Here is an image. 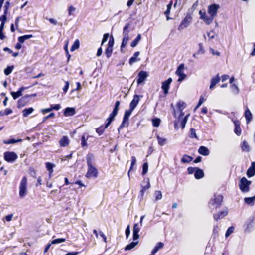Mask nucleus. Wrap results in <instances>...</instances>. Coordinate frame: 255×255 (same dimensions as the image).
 <instances>
[{
    "instance_id": "obj_1",
    "label": "nucleus",
    "mask_w": 255,
    "mask_h": 255,
    "mask_svg": "<svg viewBox=\"0 0 255 255\" xmlns=\"http://www.w3.org/2000/svg\"><path fill=\"white\" fill-rule=\"evenodd\" d=\"M223 201V196L221 194H215L209 201L208 206L210 208L217 209L221 207Z\"/></svg>"
},
{
    "instance_id": "obj_2",
    "label": "nucleus",
    "mask_w": 255,
    "mask_h": 255,
    "mask_svg": "<svg viewBox=\"0 0 255 255\" xmlns=\"http://www.w3.org/2000/svg\"><path fill=\"white\" fill-rule=\"evenodd\" d=\"M88 170L86 174V177L88 178L91 177L97 178L98 177V170L94 167L91 160H87Z\"/></svg>"
},
{
    "instance_id": "obj_3",
    "label": "nucleus",
    "mask_w": 255,
    "mask_h": 255,
    "mask_svg": "<svg viewBox=\"0 0 255 255\" xmlns=\"http://www.w3.org/2000/svg\"><path fill=\"white\" fill-rule=\"evenodd\" d=\"M251 184V181L248 180L246 177H243L239 182V187L242 192L246 193L249 191Z\"/></svg>"
},
{
    "instance_id": "obj_4",
    "label": "nucleus",
    "mask_w": 255,
    "mask_h": 255,
    "mask_svg": "<svg viewBox=\"0 0 255 255\" xmlns=\"http://www.w3.org/2000/svg\"><path fill=\"white\" fill-rule=\"evenodd\" d=\"M27 179L26 176H23L20 181L19 185V195L21 198H23L27 194Z\"/></svg>"
},
{
    "instance_id": "obj_5",
    "label": "nucleus",
    "mask_w": 255,
    "mask_h": 255,
    "mask_svg": "<svg viewBox=\"0 0 255 255\" xmlns=\"http://www.w3.org/2000/svg\"><path fill=\"white\" fill-rule=\"evenodd\" d=\"M177 110L173 108V116L175 118L178 117V111L180 113V116H183L184 115L183 110L186 108V104L182 101H179L176 104Z\"/></svg>"
},
{
    "instance_id": "obj_6",
    "label": "nucleus",
    "mask_w": 255,
    "mask_h": 255,
    "mask_svg": "<svg viewBox=\"0 0 255 255\" xmlns=\"http://www.w3.org/2000/svg\"><path fill=\"white\" fill-rule=\"evenodd\" d=\"M200 15V18L202 20L204 23L207 25H210L213 21L214 18L212 17L210 15H207L205 11L200 10L199 12Z\"/></svg>"
},
{
    "instance_id": "obj_7",
    "label": "nucleus",
    "mask_w": 255,
    "mask_h": 255,
    "mask_svg": "<svg viewBox=\"0 0 255 255\" xmlns=\"http://www.w3.org/2000/svg\"><path fill=\"white\" fill-rule=\"evenodd\" d=\"M220 6L217 4H212L208 6L207 13L212 17L214 18L217 15L218 11L220 9Z\"/></svg>"
},
{
    "instance_id": "obj_8",
    "label": "nucleus",
    "mask_w": 255,
    "mask_h": 255,
    "mask_svg": "<svg viewBox=\"0 0 255 255\" xmlns=\"http://www.w3.org/2000/svg\"><path fill=\"white\" fill-rule=\"evenodd\" d=\"M184 65L181 64L177 68L175 74L179 77L178 82H181L184 80L186 77V75L184 73Z\"/></svg>"
},
{
    "instance_id": "obj_9",
    "label": "nucleus",
    "mask_w": 255,
    "mask_h": 255,
    "mask_svg": "<svg viewBox=\"0 0 255 255\" xmlns=\"http://www.w3.org/2000/svg\"><path fill=\"white\" fill-rule=\"evenodd\" d=\"M191 17L190 15H187L185 18L182 21L178 27V30L181 31L187 28L191 23Z\"/></svg>"
},
{
    "instance_id": "obj_10",
    "label": "nucleus",
    "mask_w": 255,
    "mask_h": 255,
    "mask_svg": "<svg viewBox=\"0 0 255 255\" xmlns=\"http://www.w3.org/2000/svg\"><path fill=\"white\" fill-rule=\"evenodd\" d=\"M132 111L133 110H131V109H129V110H127L125 111L123 122L121 125L119 127L118 130H120V129H122L124 127H125L126 124H128V118L130 115L131 114Z\"/></svg>"
},
{
    "instance_id": "obj_11",
    "label": "nucleus",
    "mask_w": 255,
    "mask_h": 255,
    "mask_svg": "<svg viewBox=\"0 0 255 255\" xmlns=\"http://www.w3.org/2000/svg\"><path fill=\"white\" fill-rule=\"evenodd\" d=\"M189 116H190V114H188L187 115H186L184 117L182 118L183 116H180V115H179L178 117V121L175 122V128L176 129L177 128V124L179 123L180 126L182 127V128L183 129L185 127V125L187 123V121L188 120V117H189Z\"/></svg>"
},
{
    "instance_id": "obj_12",
    "label": "nucleus",
    "mask_w": 255,
    "mask_h": 255,
    "mask_svg": "<svg viewBox=\"0 0 255 255\" xmlns=\"http://www.w3.org/2000/svg\"><path fill=\"white\" fill-rule=\"evenodd\" d=\"M228 211L226 208L223 211H220L218 213L213 214V218L216 221L224 218L228 215Z\"/></svg>"
},
{
    "instance_id": "obj_13",
    "label": "nucleus",
    "mask_w": 255,
    "mask_h": 255,
    "mask_svg": "<svg viewBox=\"0 0 255 255\" xmlns=\"http://www.w3.org/2000/svg\"><path fill=\"white\" fill-rule=\"evenodd\" d=\"M172 82V79L171 78H169L167 80L162 82L161 88L163 90L164 93L165 94H167L168 93L170 85Z\"/></svg>"
},
{
    "instance_id": "obj_14",
    "label": "nucleus",
    "mask_w": 255,
    "mask_h": 255,
    "mask_svg": "<svg viewBox=\"0 0 255 255\" xmlns=\"http://www.w3.org/2000/svg\"><path fill=\"white\" fill-rule=\"evenodd\" d=\"M142 97V95L139 96L138 95H135L133 96V98L130 103V109L131 110H133L138 104L140 98Z\"/></svg>"
},
{
    "instance_id": "obj_15",
    "label": "nucleus",
    "mask_w": 255,
    "mask_h": 255,
    "mask_svg": "<svg viewBox=\"0 0 255 255\" xmlns=\"http://www.w3.org/2000/svg\"><path fill=\"white\" fill-rule=\"evenodd\" d=\"M148 76V73L144 71H141L138 74V79L137 82L138 85H139L143 83L146 79Z\"/></svg>"
},
{
    "instance_id": "obj_16",
    "label": "nucleus",
    "mask_w": 255,
    "mask_h": 255,
    "mask_svg": "<svg viewBox=\"0 0 255 255\" xmlns=\"http://www.w3.org/2000/svg\"><path fill=\"white\" fill-rule=\"evenodd\" d=\"M143 183H146L145 185H141L142 189L140 191V195L141 197H143L144 194V192L150 188V184L149 180V179H147L146 180H144L143 181Z\"/></svg>"
},
{
    "instance_id": "obj_17",
    "label": "nucleus",
    "mask_w": 255,
    "mask_h": 255,
    "mask_svg": "<svg viewBox=\"0 0 255 255\" xmlns=\"http://www.w3.org/2000/svg\"><path fill=\"white\" fill-rule=\"evenodd\" d=\"M255 174V162L251 163V166L247 171V175L248 177H252Z\"/></svg>"
},
{
    "instance_id": "obj_18",
    "label": "nucleus",
    "mask_w": 255,
    "mask_h": 255,
    "mask_svg": "<svg viewBox=\"0 0 255 255\" xmlns=\"http://www.w3.org/2000/svg\"><path fill=\"white\" fill-rule=\"evenodd\" d=\"M18 156L13 152H6L4 153V159H16Z\"/></svg>"
},
{
    "instance_id": "obj_19",
    "label": "nucleus",
    "mask_w": 255,
    "mask_h": 255,
    "mask_svg": "<svg viewBox=\"0 0 255 255\" xmlns=\"http://www.w3.org/2000/svg\"><path fill=\"white\" fill-rule=\"evenodd\" d=\"M204 176V173L203 171L199 168H197L194 173V177L196 179H200L202 178Z\"/></svg>"
},
{
    "instance_id": "obj_20",
    "label": "nucleus",
    "mask_w": 255,
    "mask_h": 255,
    "mask_svg": "<svg viewBox=\"0 0 255 255\" xmlns=\"http://www.w3.org/2000/svg\"><path fill=\"white\" fill-rule=\"evenodd\" d=\"M26 89V87H22L19 88V89L18 91H17L16 92H11V95L12 96L13 99H16L17 98H18V97L21 96L22 95V91Z\"/></svg>"
},
{
    "instance_id": "obj_21",
    "label": "nucleus",
    "mask_w": 255,
    "mask_h": 255,
    "mask_svg": "<svg viewBox=\"0 0 255 255\" xmlns=\"http://www.w3.org/2000/svg\"><path fill=\"white\" fill-rule=\"evenodd\" d=\"M75 114V109L74 108L67 107L65 109L64 115L65 116H73Z\"/></svg>"
},
{
    "instance_id": "obj_22",
    "label": "nucleus",
    "mask_w": 255,
    "mask_h": 255,
    "mask_svg": "<svg viewBox=\"0 0 255 255\" xmlns=\"http://www.w3.org/2000/svg\"><path fill=\"white\" fill-rule=\"evenodd\" d=\"M129 24H127L125 25L123 28V38L125 39H126L127 40H128L130 38L129 37L128 33L129 31L128 30V29L129 28Z\"/></svg>"
},
{
    "instance_id": "obj_23",
    "label": "nucleus",
    "mask_w": 255,
    "mask_h": 255,
    "mask_svg": "<svg viewBox=\"0 0 255 255\" xmlns=\"http://www.w3.org/2000/svg\"><path fill=\"white\" fill-rule=\"evenodd\" d=\"M139 52H136L134 53L133 56H132L129 60L130 65H132L133 63L140 60L139 58H137V57L139 55Z\"/></svg>"
},
{
    "instance_id": "obj_24",
    "label": "nucleus",
    "mask_w": 255,
    "mask_h": 255,
    "mask_svg": "<svg viewBox=\"0 0 255 255\" xmlns=\"http://www.w3.org/2000/svg\"><path fill=\"white\" fill-rule=\"evenodd\" d=\"M220 81V77L219 74H217L215 77L211 79L210 89H213L214 86Z\"/></svg>"
},
{
    "instance_id": "obj_25",
    "label": "nucleus",
    "mask_w": 255,
    "mask_h": 255,
    "mask_svg": "<svg viewBox=\"0 0 255 255\" xmlns=\"http://www.w3.org/2000/svg\"><path fill=\"white\" fill-rule=\"evenodd\" d=\"M45 165L46 168L49 172V177H51V174L53 172V168L55 166V165L50 162H46Z\"/></svg>"
},
{
    "instance_id": "obj_26",
    "label": "nucleus",
    "mask_w": 255,
    "mask_h": 255,
    "mask_svg": "<svg viewBox=\"0 0 255 255\" xmlns=\"http://www.w3.org/2000/svg\"><path fill=\"white\" fill-rule=\"evenodd\" d=\"M244 115L246 119L247 123L248 124L252 119V115L248 108H246Z\"/></svg>"
},
{
    "instance_id": "obj_27",
    "label": "nucleus",
    "mask_w": 255,
    "mask_h": 255,
    "mask_svg": "<svg viewBox=\"0 0 255 255\" xmlns=\"http://www.w3.org/2000/svg\"><path fill=\"white\" fill-rule=\"evenodd\" d=\"M199 153L203 155L207 156L210 153L208 149L205 146H201L198 149Z\"/></svg>"
},
{
    "instance_id": "obj_28",
    "label": "nucleus",
    "mask_w": 255,
    "mask_h": 255,
    "mask_svg": "<svg viewBox=\"0 0 255 255\" xmlns=\"http://www.w3.org/2000/svg\"><path fill=\"white\" fill-rule=\"evenodd\" d=\"M235 129L234 132L237 135H240L241 133V129L240 127L239 121H235Z\"/></svg>"
},
{
    "instance_id": "obj_29",
    "label": "nucleus",
    "mask_w": 255,
    "mask_h": 255,
    "mask_svg": "<svg viewBox=\"0 0 255 255\" xmlns=\"http://www.w3.org/2000/svg\"><path fill=\"white\" fill-rule=\"evenodd\" d=\"M69 140L67 136H63L59 141V144L61 146H66L68 145Z\"/></svg>"
},
{
    "instance_id": "obj_30",
    "label": "nucleus",
    "mask_w": 255,
    "mask_h": 255,
    "mask_svg": "<svg viewBox=\"0 0 255 255\" xmlns=\"http://www.w3.org/2000/svg\"><path fill=\"white\" fill-rule=\"evenodd\" d=\"M164 244L162 242H158L151 251V253L154 255L159 249L162 248Z\"/></svg>"
},
{
    "instance_id": "obj_31",
    "label": "nucleus",
    "mask_w": 255,
    "mask_h": 255,
    "mask_svg": "<svg viewBox=\"0 0 255 255\" xmlns=\"http://www.w3.org/2000/svg\"><path fill=\"white\" fill-rule=\"evenodd\" d=\"M157 139L158 144L160 146H163L167 143V139L164 137H162L159 135H157Z\"/></svg>"
},
{
    "instance_id": "obj_32",
    "label": "nucleus",
    "mask_w": 255,
    "mask_h": 255,
    "mask_svg": "<svg viewBox=\"0 0 255 255\" xmlns=\"http://www.w3.org/2000/svg\"><path fill=\"white\" fill-rule=\"evenodd\" d=\"M32 37H33L32 35H25L24 36L18 37V40L19 43H23L24 42L25 40L29 39Z\"/></svg>"
},
{
    "instance_id": "obj_33",
    "label": "nucleus",
    "mask_w": 255,
    "mask_h": 255,
    "mask_svg": "<svg viewBox=\"0 0 255 255\" xmlns=\"http://www.w3.org/2000/svg\"><path fill=\"white\" fill-rule=\"evenodd\" d=\"M34 111V109L33 108H26L24 109L22 111V114L23 116L24 117H27L28 115H29L30 114H31Z\"/></svg>"
},
{
    "instance_id": "obj_34",
    "label": "nucleus",
    "mask_w": 255,
    "mask_h": 255,
    "mask_svg": "<svg viewBox=\"0 0 255 255\" xmlns=\"http://www.w3.org/2000/svg\"><path fill=\"white\" fill-rule=\"evenodd\" d=\"M138 241L132 242L131 243L127 245L125 247V251L130 250L134 248L138 244Z\"/></svg>"
},
{
    "instance_id": "obj_35",
    "label": "nucleus",
    "mask_w": 255,
    "mask_h": 255,
    "mask_svg": "<svg viewBox=\"0 0 255 255\" xmlns=\"http://www.w3.org/2000/svg\"><path fill=\"white\" fill-rule=\"evenodd\" d=\"M141 35L140 34H138L136 38L131 42V47H135V46H136L139 41L141 40Z\"/></svg>"
},
{
    "instance_id": "obj_36",
    "label": "nucleus",
    "mask_w": 255,
    "mask_h": 255,
    "mask_svg": "<svg viewBox=\"0 0 255 255\" xmlns=\"http://www.w3.org/2000/svg\"><path fill=\"white\" fill-rule=\"evenodd\" d=\"M246 203L248 204H254L255 200V195L251 197H246L244 198Z\"/></svg>"
},
{
    "instance_id": "obj_37",
    "label": "nucleus",
    "mask_w": 255,
    "mask_h": 255,
    "mask_svg": "<svg viewBox=\"0 0 255 255\" xmlns=\"http://www.w3.org/2000/svg\"><path fill=\"white\" fill-rule=\"evenodd\" d=\"M120 104V101H117L116 102L114 109L112 112V114L115 116H116L117 115L118 111L119 110V107Z\"/></svg>"
},
{
    "instance_id": "obj_38",
    "label": "nucleus",
    "mask_w": 255,
    "mask_h": 255,
    "mask_svg": "<svg viewBox=\"0 0 255 255\" xmlns=\"http://www.w3.org/2000/svg\"><path fill=\"white\" fill-rule=\"evenodd\" d=\"M115 117V116H114L112 113L110 114L109 118L107 120V123L106 124L105 126V128H107L111 123V122L113 121V120L114 119V118Z\"/></svg>"
},
{
    "instance_id": "obj_39",
    "label": "nucleus",
    "mask_w": 255,
    "mask_h": 255,
    "mask_svg": "<svg viewBox=\"0 0 255 255\" xmlns=\"http://www.w3.org/2000/svg\"><path fill=\"white\" fill-rule=\"evenodd\" d=\"M79 45H80L79 41V40L77 39L75 41L73 44L72 45V46L71 48V49H70L71 51H74L75 50L78 49L79 47Z\"/></svg>"
},
{
    "instance_id": "obj_40",
    "label": "nucleus",
    "mask_w": 255,
    "mask_h": 255,
    "mask_svg": "<svg viewBox=\"0 0 255 255\" xmlns=\"http://www.w3.org/2000/svg\"><path fill=\"white\" fill-rule=\"evenodd\" d=\"M76 9L72 5H70L68 7V13L69 16L73 15L75 12Z\"/></svg>"
},
{
    "instance_id": "obj_41",
    "label": "nucleus",
    "mask_w": 255,
    "mask_h": 255,
    "mask_svg": "<svg viewBox=\"0 0 255 255\" xmlns=\"http://www.w3.org/2000/svg\"><path fill=\"white\" fill-rule=\"evenodd\" d=\"M242 149L243 151H248L250 150V147L247 141H244L242 144Z\"/></svg>"
},
{
    "instance_id": "obj_42",
    "label": "nucleus",
    "mask_w": 255,
    "mask_h": 255,
    "mask_svg": "<svg viewBox=\"0 0 255 255\" xmlns=\"http://www.w3.org/2000/svg\"><path fill=\"white\" fill-rule=\"evenodd\" d=\"M13 69V66H8L6 69H4V73L6 75H8L12 72Z\"/></svg>"
},
{
    "instance_id": "obj_43",
    "label": "nucleus",
    "mask_w": 255,
    "mask_h": 255,
    "mask_svg": "<svg viewBox=\"0 0 255 255\" xmlns=\"http://www.w3.org/2000/svg\"><path fill=\"white\" fill-rule=\"evenodd\" d=\"M148 165L147 162L144 163L142 165V174L144 175L148 171Z\"/></svg>"
},
{
    "instance_id": "obj_44",
    "label": "nucleus",
    "mask_w": 255,
    "mask_h": 255,
    "mask_svg": "<svg viewBox=\"0 0 255 255\" xmlns=\"http://www.w3.org/2000/svg\"><path fill=\"white\" fill-rule=\"evenodd\" d=\"M154 195L156 201L161 199L162 197V193L160 191H155Z\"/></svg>"
},
{
    "instance_id": "obj_45",
    "label": "nucleus",
    "mask_w": 255,
    "mask_h": 255,
    "mask_svg": "<svg viewBox=\"0 0 255 255\" xmlns=\"http://www.w3.org/2000/svg\"><path fill=\"white\" fill-rule=\"evenodd\" d=\"M234 227L233 226H231L229 227L225 233V237H228L234 231Z\"/></svg>"
},
{
    "instance_id": "obj_46",
    "label": "nucleus",
    "mask_w": 255,
    "mask_h": 255,
    "mask_svg": "<svg viewBox=\"0 0 255 255\" xmlns=\"http://www.w3.org/2000/svg\"><path fill=\"white\" fill-rule=\"evenodd\" d=\"M66 241L65 238H58L53 240L51 241V244H56L64 242Z\"/></svg>"
},
{
    "instance_id": "obj_47",
    "label": "nucleus",
    "mask_w": 255,
    "mask_h": 255,
    "mask_svg": "<svg viewBox=\"0 0 255 255\" xmlns=\"http://www.w3.org/2000/svg\"><path fill=\"white\" fill-rule=\"evenodd\" d=\"M231 88L233 91V92L235 94H237L239 92V88L238 87V86L235 84H232L231 86Z\"/></svg>"
},
{
    "instance_id": "obj_48",
    "label": "nucleus",
    "mask_w": 255,
    "mask_h": 255,
    "mask_svg": "<svg viewBox=\"0 0 255 255\" xmlns=\"http://www.w3.org/2000/svg\"><path fill=\"white\" fill-rule=\"evenodd\" d=\"M29 173L31 176L34 178H36V172L33 168L30 167L29 168Z\"/></svg>"
},
{
    "instance_id": "obj_49",
    "label": "nucleus",
    "mask_w": 255,
    "mask_h": 255,
    "mask_svg": "<svg viewBox=\"0 0 255 255\" xmlns=\"http://www.w3.org/2000/svg\"><path fill=\"white\" fill-rule=\"evenodd\" d=\"M160 123V120L158 118H155L152 120V124L154 127H158Z\"/></svg>"
},
{
    "instance_id": "obj_50",
    "label": "nucleus",
    "mask_w": 255,
    "mask_h": 255,
    "mask_svg": "<svg viewBox=\"0 0 255 255\" xmlns=\"http://www.w3.org/2000/svg\"><path fill=\"white\" fill-rule=\"evenodd\" d=\"M21 141V139L16 140L15 139H11L9 140H7V141H4V143L6 144H14V143H17V142H18L19 141Z\"/></svg>"
},
{
    "instance_id": "obj_51",
    "label": "nucleus",
    "mask_w": 255,
    "mask_h": 255,
    "mask_svg": "<svg viewBox=\"0 0 255 255\" xmlns=\"http://www.w3.org/2000/svg\"><path fill=\"white\" fill-rule=\"evenodd\" d=\"M112 51H113V48L109 47H107V48L106 50V52H105V54L108 58H109L111 56Z\"/></svg>"
},
{
    "instance_id": "obj_52",
    "label": "nucleus",
    "mask_w": 255,
    "mask_h": 255,
    "mask_svg": "<svg viewBox=\"0 0 255 255\" xmlns=\"http://www.w3.org/2000/svg\"><path fill=\"white\" fill-rule=\"evenodd\" d=\"M140 227H139L138 223H135L133 226V233H139L140 231Z\"/></svg>"
},
{
    "instance_id": "obj_53",
    "label": "nucleus",
    "mask_w": 255,
    "mask_h": 255,
    "mask_svg": "<svg viewBox=\"0 0 255 255\" xmlns=\"http://www.w3.org/2000/svg\"><path fill=\"white\" fill-rule=\"evenodd\" d=\"M88 140V137H85V135H83L82 137V142L81 145L82 147L86 146L87 145V140Z\"/></svg>"
},
{
    "instance_id": "obj_54",
    "label": "nucleus",
    "mask_w": 255,
    "mask_h": 255,
    "mask_svg": "<svg viewBox=\"0 0 255 255\" xmlns=\"http://www.w3.org/2000/svg\"><path fill=\"white\" fill-rule=\"evenodd\" d=\"M190 137L191 138H197V135L196 134L195 130L194 128H191L190 132Z\"/></svg>"
},
{
    "instance_id": "obj_55",
    "label": "nucleus",
    "mask_w": 255,
    "mask_h": 255,
    "mask_svg": "<svg viewBox=\"0 0 255 255\" xmlns=\"http://www.w3.org/2000/svg\"><path fill=\"white\" fill-rule=\"evenodd\" d=\"M105 128H105V127L104 128L102 126L96 129V132L99 134V135H101L103 134Z\"/></svg>"
},
{
    "instance_id": "obj_56",
    "label": "nucleus",
    "mask_w": 255,
    "mask_h": 255,
    "mask_svg": "<svg viewBox=\"0 0 255 255\" xmlns=\"http://www.w3.org/2000/svg\"><path fill=\"white\" fill-rule=\"evenodd\" d=\"M197 167H189L187 168V171L188 173L189 174H192L193 173H195L196 169Z\"/></svg>"
},
{
    "instance_id": "obj_57",
    "label": "nucleus",
    "mask_w": 255,
    "mask_h": 255,
    "mask_svg": "<svg viewBox=\"0 0 255 255\" xmlns=\"http://www.w3.org/2000/svg\"><path fill=\"white\" fill-rule=\"evenodd\" d=\"M136 160H131V165L130 169L128 172V175L129 176V173L132 171H133V167L135 164Z\"/></svg>"
},
{
    "instance_id": "obj_58",
    "label": "nucleus",
    "mask_w": 255,
    "mask_h": 255,
    "mask_svg": "<svg viewBox=\"0 0 255 255\" xmlns=\"http://www.w3.org/2000/svg\"><path fill=\"white\" fill-rule=\"evenodd\" d=\"M171 6H172V2H170V3H169L167 6V9L164 12L165 15H168L169 14L170 9L171 8Z\"/></svg>"
},
{
    "instance_id": "obj_59",
    "label": "nucleus",
    "mask_w": 255,
    "mask_h": 255,
    "mask_svg": "<svg viewBox=\"0 0 255 255\" xmlns=\"http://www.w3.org/2000/svg\"><path fill=\"white\" fill-rule=\"evenodd\" d=\"M199 49L197 52V53L198 54H203L204 53V50L203 49V44L202 43H199Z\"/></svg>"
},
{
    "instance_id": "obj_60",
    "label": "nucleus",
    "mask_w": 255,
    "mask_h": 255,
    "mask_svg": "<svg viewBox=\"0 0 255 255\" xmlns=\"http://www.w3.org/2000/svg\"><path fill=\"white\" fill-rule=\"evenodd\" d=\"M130 226L128 225L126 229L125 230V234L126 236V238L128 239L130 235Z\"/></svg>"
},
{
    "instance_id": "obj_61",
    "label": "nucleus",
    "mask_w": 255,
    "mask_h": 255,
    "mask_svg": "<svg viewBox=\"0 0 255 255\" xmlns=\"http://www.w3.org/2000/svg\"><path fill=\"white\" fill-rule=\"evenodd\" d=\"M9 5H10V2L9 1H7L5 3V5H4V14H7Z\"/></svg>"
},
{
    "instance_id": "obj_62",
    "label": "nucleus",
    "mask_w": 255,
    "mask_h": 255,
    "mask_svg": "<svg viewBox=\"0 0 255 255\" xmlns=\"http://www.w3.org/2000/svg\"><path fill=\"white\" fill-rule=\"evenodd\" d=\"M6 15L7 14H4L3 15H2L0 17V20L1 21V23H4L5 24L6 20H7V16H6Z\"/></svg>"
},
{
    "instance_id": "obj_63",
    "label": "nucleus",
    "mask_w": 255,
    "mask_h": 255,
    "mask_svg": "<svg viewBox=\"0 0 255 255\" xmlns=\"http://www.w3.org/2000/svg\"><path fill=\"white\" fill-rule=\"evenodd\" d=\"M114 43V40L113 37H110L108 42V47L113 48Z\"/></svg>"
},
{
    "instance_id": "obj_64",
    "label": "nucleus",
    "mask_w": 255,
    "mask_h": 255,
    "mask_svg": "<svg viewBox=\"0 0 255 255\" xmlns=\"http://www.w3.org/2000/svg\"><path fill=\"white\" fill-rule=\"evenodd\" d=\"M109 37V35L108 33H106L104 35L103 38L102 39V43H101L102 45H103L105 42H106L107 41Z\"/></svg>"
}]
</instances>
